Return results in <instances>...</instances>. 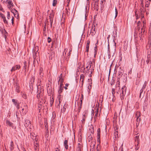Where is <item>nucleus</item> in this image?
Instances as JSON below:
<instances>
[{
	"mask_svg": "<svg viewBox=\"0 0 151 151\" xmlns=\"http://www.w3.org/2000/svg\"><path fill=\"white\" fill-rule=\"evenodd\" d=\"M87 65L86 67V70H85V68L84 65L83 66L81 67V69L80 70V72H83L85 73V75L89 74L88 76L89 77H91L92 76V74L94 71V67L92 65L93 63L91 61H89L87 63Z\"/></svg>",
	"mask_w": 151,
	"mask_h": 151,
	"instance_id": "f257e3e1",
	"label": "nucleus"
},
{
	"mask_svg": "<svg viewBox=\"0 0 151 151\" xmlns=\"http://www.w3.org/2000/svg\"><path fill=\"white\" fill-rule=\"evenodd\" d=\"M27 106L24 105L23 107H21V108L22 109L20 112L22 115H24L26 114L27 112Z\"/></svg>",
	"mask_w": 151,
	"mask_h": 151,
	"instance_id": "f03ea898",
	"label": "nucleus"
},
{
	"mask_svg": "<svg viewBox=\"0 0 151 151\" xmlns=\"http://www.w3.org/2000/svg\"><path fill=\"white\" fill-rule=\"evenodd\" d=\"M24 125L26 128H27V129H28V128L29 129L31 128V122L29 120L27 119L25 120Z\"/></svg>",
	"mask_w": 151,
	"mask_h": 151,
	"instance_id": "7ed1b4c3",
	"label": "nucleus"
},
{
	"mask_svg": "<svg viewBox=\"0 0 151 151\" xmlns=\"http://www.w3.org/2000/svg\"><path fill=\"white\" fill-rule=\"evenodd\" d=\"M83 145L81 143H78L76 149V151H82L83 150Z\"/></svg>",
	"mask_w": 151,
	"mask_h": 151,
	"instance_id": "20e7f679",
	"label": "nucleus"
},
{
	"mask_svg": "<svg viewBox=\"0 0 151 151\" xmlns=\"http://www.w3.org/2000/svg\"><path fill=\"white\" fill-rule=\"evenodd\" d=\"M120 70L118 71L119 74L118 76V79H120V78L121 77H122V76L123 75L124 71L122 69H121L122 68L120 67Z\"/></svg>",
	"mask_w": 151,
	"mask_h": 151,
	"instance_id": "39448f33",
	"label": "nucleus"
},
{
	"mask_svg": "<svg viewBox=\"0 0 151 151\" xmlns=\"http://www.w3.org/2000/svg\"><path fill=\"white\" fill-rule=\"evenodd\" d=\"M100 133L101 130L100 128H99L97 130V142L100 143Z\"/></svg>",
	"mask_w": 151,
	"mask_h": 151,
	"instance_id": "423d86ee",
	"label": "nucleus"
},
{
	"mask_svg": "<svg viewBox=\"0 0 151 151\" xmlns=\"http://www.w3.org/2000/svg\"><path fill=\"white\" fill-rule=\"evenodd\" d=\"M12 101L15 106H16L17 109H19L20 108L19 104L18 102V100L14 99H12Z\"/></svg>",
	"mask_w": 151,
	"mask_h": 151,
	"instance_id": "0eeeda50",
	"label": "nucleus"
},
{
	"mask_svg": "<svg viewBox=\"0 0 151 151\" xmlns=\"http://www.w3.org/2000/svg\"><path fill=\"white\" fill-rule=\"evenodd\" d=\"M95 25L93 26L91 29L90 34L92 36H93L96 33V31L95 30Z\"/></svg>",
	"mask_w": 151,
	"mask_h": 151,
	"instance_id": "6e6552de",
	"label": "nucleus"
},
{
	"mask_svg": "<svg viewBox=\"0 0 151 151\" xmlns=\"http://www.w3.org/2000/svg\"><path fill=\"white\" fill-rule=\"evenodd\" d=\"M6 2H8V8L9 9H11L12 8V7L14 6L11 0H7Z\"/></svg>",
	"mask_w": 151,
	"mask_h": 151,
	"instance_id": "1a4fd4ad",
	"label": "nucleus"
},
{
	"mask_svg": "<svg viewBox=\"0 0 151 151\" xmlns=\"http://www.w3.org/2000/svg\"><path fill=\"white\" fill-rule=\"evenodd\" d=\"M145 9H144V6H142L139 9V11H140V14L141 17H143L145 11Z\"/></svg>",
	"mask_w": 151,
	"mask_h": 151,
	"instance_id": "9d476101",
	"label": "nucleus"
},
{
	"mask_svg": "<svg viewBox=\"0 0 151 151\" xmlns=\"http://www.w3.org/2000/svg\"><path fill=\"white\" fill-rule=\"evenodd\" d=\"M146 82H145L143 85V86L142 89L140 90V93L139 94V97L140 98H141L142 94L143 93L144 89H145L146 88Z\"/></svg>",
	"mask_w": 151,
	"mask_h": 151,
	"instance_id": "9b49d317",
	"label": "nucleus"
},
{
	"mask_svg": "<svg viewBox=\"0 0 151 151\" xmlns=\"http://www.w3.org/2000/svg\"><path fill=\"white\" fill-rule=\"evenodd\" d=\"M146 32H145V30H144V32H143V31L141 30V32L139 34V36L140 38V40H143V37H144L145 34Z\"/></svg>",
	"mask_w": 151,
	"mask_h": 151,
	"instance_id": "f8f14e48",
	"label": "nucleus"
},
{
	"mask_svg": "<svg viewBox=\"0 0 151 151\" xmlns=\"http://www.w3.org/2000/svg\"><path fill=\"white\" fill-rule=\"evenodd\" d=\"M21 68V66L19 65H17L15 66H13L12 67L11 71L12 72L13 71H15L16 70H19Z\"/></svg>",
	"mask_w": 151,
	"mask_h": 151,
	"instance_id": "ddd939ff",
	"label": "nucleus"
},
{
	"mask_svg": "<svg viewBox=\"0 0 151 151\" xmlns=\"http://www.w3.org/2000/svg\"><path fill=\"white\" fill-rule=\"evenodd\" d=\"M126 89L125 86H123L121 88L122 92L120 93V94H122V95H125L126 93Z\"/></svg>",
	"mask_w": 151,
	"mask_h": 151,
	"instance_id": "4468645a",
	"label": "nucleus"
},
{
	"mask_svg": "<svg viewBox=\"0 0 151 151\" xmlns=\"http://www.w3.org/2000/svg\"><path fill=\"white\" fill-rule=\"evenodd\" d=\"M11 12L14 14V15L15 17H16L15 16V15L16 14H17V17H19V14H18V12L15 9H11Z\"/></svg>",
	"mask_w": 151,
	"mask_h": 151,
	"instance_id": "2eb2a0df",
	"label": "nucleus"
},
{
	"mask_svg": "<svg viewBox=\"0 0 151 151\" xmlns=\"http://www.w3.org/2000/svg\"><path fill=\"white\" fill-rule=\"evenodd\" d=\"M127 74L124 73L123 75L121 77L120 79L122 80L124 82H126L127 80Z\"/></svg>",
	"mask_w": 151,
	"mask_h": 151,
	"instance_id": "dca6fc26",
	"label": "nucleus"
},
{
	"mask_svg": "<svg viewBox=\"0 0 151 151\" xmlns=\"http://www.w3.org/2000/svg\"><path fill=\"white\" fill-rule=\"evenodd\" d=\"M37 93H42V91H43L44 90L43 88L41 87V86L40 85L37 86Z\"/></svg>",
	"mask_w": 151,
	"mask_h": 151,
	"instance_id": "f3484780",
	"label": "nucleus"
},
{
	"mask_svg": "<svg viewBox=\"0 0 151 151\" xmlns=\"http://www.w3.org/2000/svg\"><path fill=\"white\" fill-rule=\"evenodd\" d=\"M72 50L70 49L68 52V53L67 54V56L65 58V60L67 62H68L69 60V58L70 57V54L71 53Z\"/></svg>",
	"mask_w": 151,
	"mask_h": 151,
	"instance_id": "a211bd4d",
	"label": "nucleus"
},
{
	"mask_svg": "<svg viewBox=\"0 0 151 151\" xmlns=\"http://www.w3.org/2000/svg\"><path fill=\"white\" fill-rule=\"evenodd\" d=\"M6 124L7 125L9 126L10 127H12L13 128H15L13 126V124L10 122L9 120H6Z\"/></svg>",
	"mask_w": 151,
	"mask_h": 151,
	"instance_id": "6ab92c4d",
	"label": "nucleus"
},
{
	"mask_svg": "<svg viewBox=\"0 0 151 151\" xmlns=\"http://www.w3.org/2000/svg\"><path fill=\"white\" fill-rule=\"evenodd\" d=\"M90 43V41L88 40L87 41L86 45V52H88L89 51V44Z\"/></svg>",
	"mask_w": 151,
	"mask_h": 151,
	"instance_id": "aec40b11",
	"label": "nucleus"
},
{
	"mask_svg": "<svg viewBox=\"0 0 151 151\" xmlns=\"http://www.w3.org/2000/svg\"><path fill=\"white\" fill-rule=\"evenodd\" d=\"M15 87L16 91L18 93H19L20 92V91L19 90V84H18L17 83H16L15 85Z\"/></svg>",
	"mask_w": 151,
	"mask_h": 151,
	"instance_id": "412c9836",
	"label": "nucleus"
},
{
	"mask_svg": "<svg viewBox=\"0 0 151 151\" xmlns=\"http://www.w3.org/2000/svg\"><path fill=\"white\" fill-rule=\"evenodd\" d=\"M63 88L64 87L63 86V85H60L59 89L58 90V93L59 94H60L62 92L63 90Z\"/></svg>",
	"mask_w": 151,
	"mask_h": 151,
	"instance_id": "4be33fe9",
	"label": "nucleus"
},
{
	"mask_svg": "<svg viewBox=\"0 0 151 151\" xmlns=\"http://www.w3.org/2000/svg\"><path fill=\"white\" fill-rule=\"evenodd\" d=\"M113 33L112 35V36L114 37V38L113 39V42L114 43V45L116 47V43L115 42V41L116 40L115 37H117L116 32V33L115 34H114V32H113Z\"/></svg>",
	"mask_w": 151,
	"mask_h": 151,
	"instance_id": "5701e85b",
	"label": "nucleus"
},
{
	"mask_svg": "<svg viewBox=\"0 0 151 151\" xmlns=\"http://www.w3.org/2000/svg\"><path fill=\"white\" fill-rule=\"evenodd\" d=\"M49 86H48L47 88V93L49 96H50L52 94V89Z\"/></svg>",
	"mask_w": 151,
	"mask_h": 151,
	"instance_id": "b1692460",
	"label": "nucleus"
},
{
	"mask_svg": "<svg viewBox=\"0 0 151 151\" xmlns=\"http://www.w3.org/2000/svg\"><path fill=\"white\" fill-rule=\"evenodd\" d=\"M150 61H151V55L148 54L147 57V60H146L147 63L148 64Z\"/></svg>",
	"mask_w": 151,
	"mask_h": 151,
	"instance_id": "393cba45",
	"label": "nucleus"
},
{
	"mask_svg": "<svg viewBox=\"0 0 151 151\" xmlns=\"http://www.w3.org/2000/svg\"><path fill=\"white\" fill-rule=\"evenodd\" d=\"M89 130L90 131V132L93 134L94 132V127L93 125L92 124L90 126Z\"/></svg>",
	"mask_w": 151,
	"mask_h": 151,
	"instance_id": "a878e982",
	"label": "nucleus"
},
{
	"mask_svg": "<svg viewBox=\"0 0 151 151\" xmlns=\"http://www.w3.org/2000/svg\"><path fill=\"white\" fill-rule=\"evenodd\" d=\"M108 58L109 59L111 57V54L110 50V47L109 43H108Z\"/></svg>",
	"mask_w": 151,
	"mask_h": 151,
	"instance_id": "bb28decb",
	"label": "nucleus"
},
{
	"mask_svg": "<svg viewBox=\"0 0 151 151\" xmlns=\"http://www.w3.org/2000/svg\"><path fill=\"white\" fill-rule=\"evenodd\" d=\"M44 73H43V69L42 67L40 68V77L43 76Z\"/></svg>",
	"mask_w": 151,
	"mask_h": 151,
	"instance_id": "cd10ccee",
	"label": "nucleus"
},
{
	"mask_svg": "<svg viewBox=\"0 0 151 151\" xmlns=\"http://www.w3.org/2000/svg\"><path fill=\"white\" fill-rule=\"evenodd\" d=\"M68 141L67 140H65L64 143V145L65 146V148L66 150L68 149Z\"/></svg>",
	"mask_w": 151,
	"mask_h": 151,
	"instance_id": "c85d7f7f",
	"label": "nucleus"
},
{
	"mask_svg": "<svg viewBox=\"0 0 151 151\" xmlns=\"http://www.w3.org/2000/svg\"><path fill=\"white\" fill-rule=\"evenodd\" d=\"M37 99L39 100V101H40V99H41L42 100V93H37Z\"/></svg>",
	"mask_w": 151,
	"mask_h": 151,
	"instance_id": "c756f323",
	"label": "nucleus"
},
{
	"mask_svg": "<svg viewBox=\"0 0 151 151\" xmlns=\"http://www.w3.org/2000/svg\"><path fill=\"white\" fill-rule=\"evenodd\" d=\"M143 26L141 29V30L144 32V30H145V28L146 26V23L144 21H143Z\"/></svg>",
	"mask_w": 151,
	"mask_h": 151,
	"instance_id": "7c9ffc66",
	"label": "nucleus"
},
{
	"mask_svg": "<svg viewBox=\"0 0 151 151\" xmlns=\"http://www.w3.org/2000/svg\"><path fill=\"white\" fill-rule=\"evenodd\" d=\"M67 106V105L66 104H64L63 108H62L61 109V111L62 112H64L65 111Z\"/></svg>",
	"mask_w": 151,
	"mask_h": 151,
	"instance_id": "2f4dec72",
	"label": "nucleus"
},
{
	"mask_svg": "<svg viewBox=\"0 0 151 151\" xmlns=\"http://www.w3.org/2000/svg\"><path fill=\"white\" fill-rule=\"evenodd\" d=\"M24 72L25 73H26L27 71V63L26 61H24Z\"/></svg>",
	"mask_w": 151,
	"mask_h": 151,
	"instance_id": "473e14b6",
	"label": "nucleus"
},
{
	"mask_svg": "<svg viewBox=\"0 0 151 151\" xmlns=\"http://www.w3.org/2000/svg\"><path fill=\"white\" fill-rule=\"evenodd\" d=\"M134 139L135 142H137V143H138V144H139V136H135L134 138Z\"/></svg>",
	"mask_w": 151,
	"mask_h": 151,
	"instance_id": "72a5a7b5",
	"label": "nucleus"
},
{
	"mask_svg": "<svg viewBox=\"0 0 151 151\" xmlns=\"http://www.w3.org/2000/svg\"><path fill=\"white\" fill-rule=\"evenodd\" d=\"M141 115V113L139 111H137L135 114V117H136L137 118H139L140 117Z\"/></svg>",
	"mask_w": 151,
	"mask_h": 151,
	"instance_id": "f704fd0d",
	"label": "nucleus"
},
{
	"mask_svg": "<svg viewBox=\"0 0 151 151\" xmlns=\"http://www.w3.org/2000/svg\"><path fill=\"white\" fill-rule=\"evenodd\" d=\"M54 99L53 97H52L51 96L50 97V106H52V104L54 102Z\"/></svg>",
	"mask_w": 151,
	"mask_h": 151,
	"instance_id": "c9c22d12",
	"label": "nucleus"
},
{
	"mask_svg": "<svg viewBox=\"0 0 151 151\" xmlns=\"http://www.w3.org/2000/svg\"><path fill=\"white\" fill-rule=\"evenodd\" d=\"M97 47H94V57L95 58H96V55L97 53Z\"/></svg>",
	"mask_w": 151,
	"mask_h": 151,
	"instance_id": "e433bc0d",
	"label": "nucleus"
},
{
	"mask_svg": "<svg viewBox=\"0 0 151 151\" xmlns=\"http://www.w3.org/2000/svg\"><path fill=\"white\" fill-rule=\"evenodd\" d=\"M58 99L59 102H61L62 100L63 96L59 94L58 96Z\"/></svg>",
	"mask_w": 151,
	"mask_h": 151,
	"instance_id": "4c0bfd02",
	"label": "nucleus"
},
{
	"mask_svg": "<svg viewBox=\"0 0 151 151\" xmlns=\"http://www.w3.org/2000/svg\"><path fill=\"white\" fill-rule=\"evenodd\" d=\"M21 95L22 97L24 99H27V96L26 94L24 92H21Z\"/></svg>",
	"mask_w": 151,
	"mask_h": 151,
	"instance_id": "58836bf2",
	"label": "nucleus"
},
{
	"mask_svg": "<svg viewBox=\"0 0 151 151\" xmlns=\"http://www.w3.org/2000/svg\"><path fill=\"white\" fill-rule=\"evenodd\" d=\"M85 119H86L85 115V114H84L83 116L82 119L81 121L82 122V125L83 124H84L85 121Z\"/></svg>",
	"mask_w": 151,
	"mask_h": 151,
	"instance_id": "ea45409f",
	"label": "nucleus"
},
{
	"mask_svg": "<svg viewBox=\"0 0 151 151\" xmlns=\"http://www.w3.org/2000/svg\"><path fill=\"white\" fill-rule=\"evenodd\" d=\"M114 135L115 136V137H114V139L116 138V137H118V130L117 131V129L115 130V131L114 133Z\"/></svg>",
	"mask_w": 151,
	"mask_h": 151,
	"instance_id": "a19ab883",
	"label": "nucleus"
},
{
	"mask_svg": "<svg viewBox=\"0 0 151 151\" xmlns=\"http://www.w3.org/2000/svg\"><path fill=\"white\" fill-rule=\"evenodd\" d=\"M64 82V79H59L58 81V84L60 83V85H63V83Z\"/></svg>",
	"mask_w": 151,
	"mask_h": 151,
	"instance_id": "79ce46f5",
	"label": "nucleus"
},
{
	"mask_svg": "<svg viewBox=\"0 0 151 151\" xmlns=\"http://www.w3.org/2000/svg\"><path fill=\"white\" fill-rule=\"evenodd\" d=\"M120 79H117V82L116 85V87H120Z\"/></svg>",
	"mask_w": 151,
	"mask_h": 151,
	"instance_id": "37998d69",
	"label": "nucleus"
},
{
	"mask_svg": "<svg viewBox=\"0 0 151 151\" xmlns=\"http://www.w3.org/2000/svg\"><path fill=\"white\" fill-rule=\"evenodd\" d=\"M116 93V91H115V89L114 88H112V96L114 97H115V94Z\"/></svg>",
	"mask_w": 151,
	"mask_h": 151,
	"instance_id": "c03bdc74",
	"label": "nucleus"
},
{
	"mask_svg": "<svg viewBox=\"0 0 151 151\" xmlns=\"http://www.w3.org/2000/svg\"><path fill=\"white\" fill-rule=\"evenodd\" d=\"M55 54L53 52H52L51 53V55L49 57L50 59H52V58L54 57Z\"/></svg>",
	"mask_w": 151,
	"mask_h": 151,
	"instance_id": "a18cd8bd",
	"label": "nucleus"
},
{
	"mask_svg": "<svg viewBox=\"0 0 151 151\" xmlns=\"http://www.w3.org/2000/svg\"><path fill=\"white\" fill-rule=\"evenodd\" d=\"M57 0H53L52 3V6H55L57 4Z\"/></svg>",
	"mask_w": 151,
	"mask_h": 151,
	"instance_id": "49530a36",
	"label": "nucleus"
},
{
	"mask_svg": "<svg viewBox=\"0 0 151 151\" xmlns=\"http://www.w3.org/2000/svg\"><path fill=\"white\" fill-rule=\"evenodd\" d=\"M85 78V76H84L83 74H82L80 75V81L82 80H84Z\"/></svg>",
	"mask_w": 151,
	"mask_h": 151,
	"instance_id": "de8ad7c7",
	"label": "nucleus"
},
{
	"mask_svg": "<svg viewBox=\"0 0 151 151\" xmlns=\"http://www.w3.org/2000/svg\"><path fill=\"white\" fill-rule=\"evenodd\" d=\"M98 144L97 145V147L96 148V150L97 151H99L100 150V144L99 143V142H97Z\"/></svg>",
	"mask_w": 151,
	"mask_h": 151,
	"instance_id": "09e8293b",
	"label": "nucleus"
},
{
	"mask_svg": "<svg viewBox=\"0 0 151 151\" xmlns=\"http://www.w3.org/2000/svg\"><path fill=\"white\" fill-rule=\"evenodd\" d=\"M115 18H116V17H117L118 14V12L117 11V9H116V7H115Z\"/></svg>",
	"mask_w": 151,
	"mask_h": 151,
	"instance_id": "8fccbe9b",
	"label": "nucleus"
},
{
	"mask_svg": "<svg viewBox=\"0 0 151 151\" xmlns=\"http://www.w3.org/2000/svg\"><path fill=\"white\" fill-rule=\"evenodd\" d=\"M37 51L36 52H35L34 53H33V57L34 59H36L37 57L36 54H37Z\"/></svg>",
	"mask_w": 151,
	"mask_h": 151,
	"instance_id": "3c124183",
	"label": "nucleus"
},
{
	"mask_svg": "<svg viewBox=\"0 0 151 151\" xmlns=\"http://www.w3.org/2000/svg\"><path fill=\"white\" fill-rule=\"evenodd\" d=\"M54 16V14H53V12H52L50 14V15L49 16V18L50 19H53Z\"/></svg>",
	"mask_w": 151,
	"mask_h": 151,
	"instance_id": "603ef678",
	"label": "nucleus"
},
{
	"mask_svg": "<svg viewBox=\"0 0 151 151\" xmlns=\"http://www.w3.org/2000/svg\"><path fill=\"white\" fill-rule=\"evenodd\" d=\"M34 148L36 150H38L39 149V145L37 144V145H34Z\"/></svg>",
	"mask_w": 151,
	"mask_h": 151,
	"instance_id": "864d4df0",
	"label": "nucleus"
},
{
	"mask_svg": "<svg viewBox=\"0 0 151 151\" xmlns=\"http://www.w3.org/2000/svg\"><path fill=\"white\" fill-rule=\"evenodd\" d=\"M30 137L34 141L36 140V138L35 136L34 137L33 135H32L31 134H30Z\"/></svg>",
	"mask_w": 151,
	"mask_h": 151,
	"instance_id": "5fc2aeb1",
	"label": "nucleus"
},
{
	"mask_svg": "<svg viewBox=\"0 0 151 151\" xmlns=\"http://www.w3.org/2000/svg\"><path fill=\"white\" fill-rule=\"evenodd\" d=\"M67 50H66V49H65L63 54V57H64V58H65V56L66 55V52H67Z\"/></svg>",
	"mask_w": 151,
	"mask_h": 151,
	"instance_id": "6e6d98bb",
	"label": "nucleus"
},
{
	"mask_svg": "<svg viewBox=\"0 0 151 151\" xmlns=\"http://www.w3.org/2000/svg\"><path fill=\"white\" fill-rule=\"evenodd\" d=\"M139 144H138V143H137V145H136V144L135 145V146L136 147L135 148V149L136 150H138L139 148Z\"/></svg>",
	"mask_w": 151,
	"mask_h": 151,
	"instance_id": "4d7b16f0",
	"label": "nucleus"
},
{
	"mask_svg": "<svg viewBox=\"0 0 151 151\" xmlns=\"http://www.w3.org/2000/svg\"><path fill=\"white\" fill-rule=\"evenodd\" d=\"M145 3H146L145 5V7H149V4H150V3L149 2V1H147L146 2H145Z\"/></svg>",
	"mask_w": 151,
	"mask_h": 151,
	"instance_id": "13d9d810",
	"label": "nucleus"
},
{
	"mask_svg": "<svg viewBox=\"0 0 151 151\" xmlns=\"http://www.w3.org/2000/svg\"><path fill=\"white\" fill-rule=\"evenodd\" d=\"M7 18L8 19H9L10 18V12H7Z\"/></svg>",
	"mask_w": 151,
	"mask_h": 151,
	"instance_id": "bf43d9fd",
	"label": "nucleus"
},
{
	"mask_svg": "<svg viewBox=\"0 0 151 151\" xmlns=\"http://www.w3.org/2000/svg\"><path fill=\"white\" fill-rule=\"evenodd\" d=\"M32 81L33 82H35V77L34 76H32L31 77V79Z\"/></svg>",
	"mask_w": 151,
	"mask_h": 151,
	"instance_id": "052dcab7",
	"label": "nucleus"
},
{
	"mask_svg": "<svg viewBox=\"0 0 151 151\" xmlns=\"http://www.w3.org/2000/svg\"><path fill=\"white\" fill-rule=\"evenodd\" d=\"M82 105H80V106H78V113H79L80 112V111L81 110V107H82Z\"/></svg>",
	"mask_w": 151,
	"mask_h": 151,
	"instance_id": "680f3d73",
	"label": "nucleus"
},
{
	"mask_svg": "<svg viewBox=\"0 0 151 151\" xmlns=\"http://www.w3.org/2000/svg\"><path fill=\"white\" fill-rule=\"evenodd\" d=\"M36 62H37V61L36 60V59H34V60L33 61V65L34 67H35V63Z\"/></svg>",
	"mask_w": 151,
	"mask_h": 151,
	"instance_id": "e2e57ef3",
	"label": "nucleus"
},
{
	"mask_svg": "<svg viewBox=\"0 0 151 151\" xmlns=\"http://www.w3.org/2000/svg\"><path fill=\"white\" fill-rule=\"evenodd\" d=\"M0 17H1V18L3 19L5 17L4 15V14H2L1 13H0Z\"/></svg>",
	"mask_w": 151,
	"mask_h": 151,
	"instance_id": "0e129e2a",
	"label": "nucleus"
},
{
	"mask_svg": "<svg viewBox=\"0 0 151 151\" xmlns=\"http://www.w3.org/2000/svg\"><path fill=\"white\" fill-rule=\"evenodd\" d=\"M3 20L4 22L6 24H8V22L6 20L5 17L3 19Z\"/></svg>",
	"mask_w": 151,
	"mask_h": 151,
	"instance_id": "69168bd1",
	"label": "nucleus"
},
{
	"mask_svg": "<svg viewBox=\"0 0 151 151\" xmlns=\"http://www.w3.org/2000/svg\"><path fill=\"white\" fill-rule=\"evenodd\" d=\"M66 14L67 16H68L70 15V12H69L68 10H67V8L66 9Z\"/></svg>",
	"mask_w": 151,
	"mask_h": 151,
	"instance_id": "338daca9",
	"label": "nucleus"
},
{
	"mask_svg": "<svg viewBox=\"0 0 151 151\" xmlns=\"http://www.w3.org/2000/svg\"><path fill=\"white\" fill-rule=\"evenodd\" d=\"M37 139L35 140L34 141V145H38V144L37 141Z\"/></svg>",
	"mask_w": 151,
	"mask_h": 151,
	"instance_id": "774afa93",
	"label": "nucleus"
}]
</instances>
